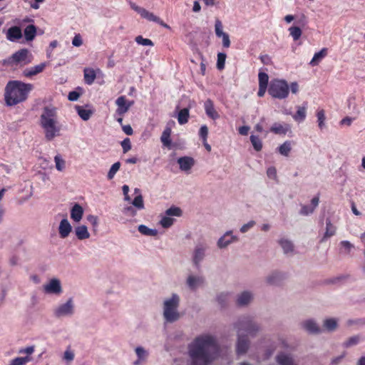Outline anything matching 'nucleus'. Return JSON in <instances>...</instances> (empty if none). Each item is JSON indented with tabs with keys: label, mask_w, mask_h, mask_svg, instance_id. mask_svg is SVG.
I'll use <instances>...</instances> for the list:
<instances>
[{
	"label": "nucleus",
	"mask_w": 365,
	"mask_h": 365,
	"mask_svg": "<svg viewBox=\"0 0 365 365\" xmlns=\"http://www.w3.org/2000/svg\"><path fill=\"white\" fill-rule=\"evenodd\" d=\"M281 279V274L277 272H274L269 274L266 277V282L270 284H274Z\"/></svg>",
	"instance_id": "nucleus-47"
},
{
	"label": "nucleus",
	"mask_w": 365,
	"mask_h": 365,
	"mask_svg": "<svg viewBox=\"0 0 365 365\" xmlns=\"http://www.w3.org/2000/svg\"><path fill=\"white\" fill-rule=\"evenodd\" d=\"M73 230L75 235L78 240H85L89 239L91 237L88 229L85 225L76 226Z\"/></svg>",
	"instance_id": "nucleus-26"
},
{
	"label": "nucleus",
	"mask_w": 365,
	"mask_h": 365,
	"mask_svg": "<svg viewBox=\"0 0 365 365\" xmlns=\"http://www.w3.org/2000/svg\"><path fill=\"white\" fill-rule=\"evenodd\" d=\"M134 352L136 359L133 361V365H145L149 358V351L143 346L138 345L135 347Z\"/></svg>",
	"instance_id": "nucleus-13"
},
{
	"label": "nucleus",
	"mask_w": 365,
	"mask_h": 365,
	"mask_svg": "<svg viewBox=\"0 0 365 365\" xmlns=\"http://www.w3.org/2000/svg\"><path fill=\"white\" fill-rule=\"evenodd\" d=\"M317 123L318 126L320 129H323L325 127V111L323 109L318 110L317 111Z\"/></svg>",
	"instance_id": "nucleus-46"
},
{
	"label": "nucleus",
	"mask_w": 365,
	"mask_h": 365,
	"mask_svg": "<svg viewBox=\"0 0 365 365\" xmlns=\"http://www.w3.org/2000/svg\"><path fill=\"white\" fill-rule=\"evenodd\" d=\"M72 44L74 46L78 47L83 44V41L80 34H76L72 40Z\"/></svg>",
	"instance_id": "nucleus-62"
},
{
	"label": "nucleus",
	"mask_w": 365,
	"mask_h": 365,
	"mask_svg": "<svg viewBox=\"0 0 365 365\" xmlns=\"http://www.w3.org/2000/svg\"><path fill=\"white\" fill-rule=\"evenodd\" d=\"M206 247L198 245L192 253V262L195 266H198L205 257Z\"/></svg>",
	"instance_id": "nucleus-20"
},
{
	"label": "nucleus",
	"mask_w": 365,
	"mask_h": 365,
	"mask_svg": "<svg viewBox=\"0 0 365 365\" xmlns=\"http://www.w3.org/2000/svg\"><path fill=\"white\" fill-rule=\"evenodd\" d=\"M314 210L313 207H311V205H302L300 214L303 215H309L312 213H313Z\"/></svg>",
	"instance_id": "nucleus-60"
},
{
	"label": "nucleus",
	"mask_w": 365,
	"mask_h": 365,
	"mask_svg": "<svg viewBox=\"0 0 365 365\" xmlns=\"http://www.w3.org/2000/svg\"><path fill=\"white\" fill-rule=\"evenodd\" d=\"M290 130V125L285 123H274L269 128L271 133L283 135H285Z\"/></svg>",
	"instance_id": "nucleus-21"
},
{
	"label": "nucleus",
	"mask_w": 365,
	"mask_h": 365,
	"mask_svg": "<svg viewBox=\"0 0 365 365\" xmlns=\"http://www.w3.org/2000/svg\"><path fill=\"white\" fill-rule=\"evenodd\" d=\"M336 233V227L333 225L329 220L327 221L326 232L324 233V239L329 238Z\"/></svg>",
	"instance_id": "nucleus-48"
},
{
	"label": "nucleus",
	"mask_w": 365,
	"mask_h": 365,
	"mask_svg": "<svg viewBox=\"0 0 365 365\" xmlns=\"http://www.w3.org/2000/svg\"><path fill=\"white\" fill-rule=\"evenodd\" d=\"M54 161L56 163V168L58 171H63L66 167L65 160L61 157L59 155H56L54 158Z\"/></svg>",
	"instance_id": "nucleus-51"
},
{
	"label": "nucleus",
	"mask_w": 365,
	"mask_h": 365,
	"mask_svg": "<svg viewBox=\"0 0 365 365\" xmlns=\"http://www.w3.org/2000/svg\"><path fill=\"white\" fill-rule=\"evenodd\" d=\"M87 220L88 222L94 227L98 226V218L97 216L90 215L87 217Z\"/></svg>",
	"instance_id": "nucleus-64"
},
{
	"label": "nucleus",
	"mask_w": 365,
	"mask_h": 365,
	"mask_svg": "<svg viewBox=\"0 0 365 365\" xmlns=\"http://www.w3.org/2000/svg\"><path fill=\"white\" fill-rule=\"evenodd\" d=\"M43 292L47 295L61 296L63 292L61 281L56 277L49 279L42 286Z\"/></svg>",
	"instance_id": "nucleus-8"
},
{
	"label": "nucleus",
	"mask_w": 365,
	"mask_h": 365,
	"mask_svg": "<svg viewBox=\"0 0 365 365\" xmlns=\"http://www.w3.org/2000/svg\"><path fill=\"white\" fill-rule=\"evenodd\" d=\"M134 192H135V194L136 195V196L133 199L132 204L137 209L143 210L144 208V202H143V196L140 193V190L138 188H135Z\"/></svg>",
	"instance_id": "nucleus-36"
},
{
	"label": "nucleus",
	"mask_w": 365,
	"mask_h": 365,
	"mask_svg": "<svg viewBox=\"0 0 365 365\" xmlns=\"http://www.w3.org/2000/svg\"><path fill=\"white\" fill-rule=\"evenodd\" d=\"M301 327L311 334H317L322 332V329L313 319L304 320L300 324Z\"/></svg>",
	"instance_id": "nucleus-16"
},
{
	"label": "nucleus",
	"mask_w": 365,
	"mask_h": 365,
	"mask_svg": "<svg viewBox=\"0 0 365 365\" xmlns=\"http://www.w3.org/2000/svg\"><path fill=\"white\" fill-rule=\"evenodd\" d=\"M269 94L274 98L284 99L289 96V85L285 80H272L268 88Z\"/></svg>",
	"instance_id": "nucleus-6"
},
{
	"label": "nucleus",
	"mask_w": 365,
	"mask_h": 365,
	"mask_svg": "<svg viewBox=\"0 0 365 365\" xmlns=\"http://www.w3.org/2000/svg\"><path fill=\"white\" fill-rule=\"evenodd\" d=\"M135 42L142 46H153V43L151 40L148 38H145L142 36H138L135 38Z\"/></svg>",
	"instance_id": "nucleus-53"
},
{
	"label": "nucleus",
	"mask_w": 365,
	"mask_h": 365,
	"mask_svg": "<svg viewBox=\"0 0 365 365\" xmlns=\"http://www.w3.org/2000/svg\"><path fill=\"white\" fill-rule=\"evenodd\" d=\"M180 297L177 293H173L165 297L163 302V317L165 322L173 323L180 319L181 315L179 312Z\"/></svg>",
	"instance_id": "nucleus-4"
},
{
	"label": "nucleus",
	"mask_w": 365,
	"mask_h": 365,
	"mask_svg": "<svg viewBox=\"0 0 365 365\" xmlns=\"http://www.w3.org/2000/svg\"><path fill=\"white\" fill-rule=\"evenodd\" d=\"M254 299V294L252 291L245 290L240 292L236 299V303L238 306L245 307L250 304Z\"/></svg>",
	"instance_id": "nucleus-18"
},
{
	"label": "nucleus",
	"mask_w": 365,
	"mask_h": 365,
	"mask_svg": "<svg viewBox=\"0 0 365 365\" xmlns=\"http://www.w3.org/2000/svg\"><path fill=\"white\" fill-rule=\"evenodd\" d=\"M189 118V110L187 108H183L180 110L178 115V121L179 124L183 125L188 121Z\"/></svg>",
	"instance_id": "nucleus-43"
},
{
	"label": "nucleus",
	"mask_w": 365,
	"mask_h": 365,
	"mask_svg": "<svg viewBox=\"0 0 365 365\" xmlns=\"http://www.w3.org/2000/svg\"><path fill=\"white\" fill-rule=\"evenodd\" d=\"M6 36L9 41L16 42L22 38V31L19 26H11L7 30Z\"/></svg>",
	"instance_id": "nucleus-24"
},
{
	"label": "nucleus",
	"mask_w": 365,
	"mask_h": 365,
	"mask_svg": "<svg viewBox=\"0 0 365 365\" xmlns=\"http://www.w3.org/2000/svg\"><path fill=\"white\" fill-rule=\"evenodd\" d=\"M133 103V101H127L125 97L123 96L118 97L115 101V104L117 106L116 113L120 116L123 115L128 111Z\"/></svg>",
	"instance_id": "nucleus-15"
},
{
	"label": "nucleus",
	"mask_w": 365,
	"mask_h": 365,
	"mask_svg": "<svg viewBox=\"0 0 365 365\" xmlns=\"http://www.w3.org/2000/svg\"><path fill=\"white\" fill-rule=\"evenodd\" d=\"M215 33L217 37L222 38V46L227 48L230 46L231 42L230 36L223 31V25L219 19L215 21Z\"/></svg>",
	"instance_id": "nucleus-11"
},
{
	"label": "nucleus",
	"mask_w": 365,
	"mask_h": 365,
	"mask_svg": "<svg viewBox=\"0 0 365 365\" xmlns=\"http://www.w3.org/2000/svg\"><path fill=\"white\" fill-rule=\"evenodd\" d=\"M237 331V352L238 354H244L246 353L249 348V341L245 336L243 335V332Z\"/></svg>",
	"instance_id": "nucleus-19"
},
{
	"label": "nucleus",
	"mask_w": 365,
	"mask_h": 365,
	"mask_svg": "<svg viewBox=\"0 0 365 365\" xmlns=\"http://www.w3.org/2000/svg\"><path fill=\"white\" fill-rule=\"evenodd\" d=\"M327 55V49L322 48L320 51L316 53L312 59L310 61V65L312 66H317L319 62L326 56Z\"/></svg>",
	"instance_id": "nucleus-41"
},
{
	"label": "nucleus",
	"mask_w": 365,
	"mask_h": 365,
	"mask_svg": "<svg viewBox=\"0 0 365 365\" xmlns=\"http://www.w3.org/2000/svg\"><path fill=\"white\" fill-rule=\"evenodd\" d=\"M98 73H101V70L99 68H97L96 70L91 68H84L83 74L85 82L88 85H91L94 82L96 75Z\"/></svg>",
	"instance_id": "nucleus-28"
},
{
	"label": "nucleus",
	"mask_w": 365,
	"mask_h": 365,
	"mask_svg": "<svg viewBox=\"0 0 365 365\" xmlns=\"http://www.w3.org/2000/svg\"><path fill=\"white\" fill-rule=\"evenodd\" d=\"M200 136L202 138L203 141L206 142L208 135V128L207 125H202L199 131Z\"/></svg>",
	"instance_id": "nucleus-59"
},
{
	"label": "nucleus",
	"mask_w": 365,
	"mask_h": 365,
	"mask_svg": "<svg viewBox=\"0 0 365 365\" xmlns=\"http://www.w3.org/2000/svg\"><path fill=\"white\" fill-rule=\"evenodd\" d=\"M187 349L191 365H209L217 355L216 339L210 334H201L194 339Z\"/></svg>",
	"instance_id": "nucleus-1"
},
{
	"label": "nucleus",
	"mask_w": 365,
	"mask_h": 365,
	"mask_svg": "<svg viewBox=\"0 0 365 365\" xmlns=\"http://www.w3.org/2000/svg\"><path fill=\"white\" fill-rule=\"evenodd\" d=\"M76 110L78 115L83 120H88L93 113V110L92 109L87 108V107L84 108L81 106H76Z\"/></svg>",
	"instance_id": "nucleus-33"
},
{
	"label": "nucleus",
	"mask_w": 365,
	"mask_h": 365,
	"mask_svg": "<svg viewBox=\"0 0 365 365\" xmlns=\"http://www.w3.org/2000/svg\"><path fill=\"white\" fill-rule=\"evenodd\" d=\"M361 341L360 335H354L348 338L344 343L343 346L345 348H349L359 344Z\"/></svg>",
	"instance_id": "nucleus-40"
},
{
	"label": "nucleus",
	"mask_w": 365,
	"mask_h": 365,
	"mask_svg": "<svg viewBox=\"0 0 365 365\" xmlns=\"http://www.w3.org/2000/svg\"><path fill=\"white\" fill-rule=\"evenodd\" d=\"M178 163L182 171L188 173L195 165V160L191 157H181L178 159Z\"/></svg>",
	"instance_id": "nucleus-23"
},
{
	"label": "nucleus",
	"mask_w": 365,
	"mask_h": 365,
	"mask_svg": "<svg viewBox=\"0 0 365 365\" xmlns=\"http://www.w3.org/2000/svg\"><path fill=\"white\" fill-rule=\"evenodd\" d=\"M34 346H27L24 349H21L19 350V353L20 354H27V356H29V355L32 354L34 352Z\"/></svg>",
	"instance_id": "nucleus-63"
},
{
	"label": "nucleus",
	"mask_w": 365,
	"mask_h": 365,
	"mask_svg": "<svg viewBox=\"0 0 365 365\" xmlns=\"http://www.w3.org/2000/svg\"><path fill=\"white\" fill-rule=\"evenodd\" d=\"M267 175L269 179L276 180L277 178V170L274 167H269L267 170Z\"/></svg>",
	"instance_id": "nucleus-57"
},
{
	"label": "nucleus",
	"mask_w": 365,
	"mask_h": 365,
	"mask_svg": "<svg viewBox=\"0 0 365 365\" xmlns=\"http://www.w3.org/2000/svg\"><path fill=\"white\" fill-rule=\"evenodd\" d=\"M347 325L349 327L357 326L361 327L365 325V318H358L354 319H349L347 321Z\"/></svg>",
	"instance_id": "nucleus-54"
},
{
	"label": "nucleus",
	"mask_w": 365,
	"mask_h": 365,
	"mask_svg": "<svg viewBox=\"0 0 365 365\" xmlns=\"http://www.w3.org/2000/svg\"><path fill=\"white\" fill-rule=\"evenodd\" d=\"M120 168V162H116L114 164H113L108 173V175H107L108 179L112 180L114 178L116 173L119 170Z\"/></svg>",
	"instance_id": "nucleus-50"
},
{
	"label": "nucleus",
	"mask_w": 365,
	"mask_h": 365,
	"mask_svg": "<svg viewBox=\"0 0 365 365\" xmlns=\"http://www.w3.org/2000/svg\"><path fill=\"white\" fill-rule=\"evenodd\" d=\"M288 31L294 41L299 40L302 34V31L299 26H291L289 28Z\"/></svg>",
	"instance_id": "nucleus-45"
},
{
	"label": "nucleus",
	"mask_w": 365,
	"mask_h": 365,
	"mask_svg": "<svg viewBox=\"0 0 365 365\" xmlns=\"http://www.w3.org/2000/svg\"><path fill=\"white\" fill-rule=\"evenodd\" d=\"M171 128L169 127H166L163 130L160 140L163 145L165 147H169L171 145Z\"/></svg>",
	"instance_id": "nucleus-38"
},
{
	"label": "nucleus",
	"mask_w": 365,
	"mask_h": 365,
	"mask_svg": "<svg viewBox=\"0 0 365 365\" xmlns=\"http://www.w3.org/2000/svg\"><path fill=\"white\" fill-rule=\"evenodd\" d=\"M140 16L150 21L155 22L165 28H169L168 25L165 24L158 16H155L153 13L150 12L145 9H144Z\"/></svg>",
	"instance_id": "nucleus-30"
},
{
	"label": "nucleus",
	"mask_w": 365,
	"mask_h": 365,
	"mask_svg": "<svg viewBox=\"0 0 365 365\" xmlns=\"http://www.w3.org/2000/svg\"><path fill=\"white\" fill-rule=\"evenodd\" d=\"M259 78V86H264L267 87V83L269 81V76L267 73L263 72H259L258 75Z\"/></svg>",
	"instance_id": "nucleus-55"
},
{
	"label": "nucleus",
	"mask_w": 365,
	"mask_h": 365,
	"mask_svg": "<svg viewBox=\"0 0 365 365\" xmlns=\"http://www.w3.org/2000/svg\"><path fill=\"white\" fill-rule=\"evenodd\" d=\"M307 116V104H304L302 106H297V112L295 114L292 115L293 119L298 122L302 123L303 122Z\"/></svg>",
	"instance_id": "nucleus-31"
},
{
	"label": "nucleus",
	"mask_w": 365,
	"mask_h": 365,
	"mask_svg": "<svg viewBox=\"0 0 365 365\" xmlns=\"http://www.w3.org/2000/svg\"><path fill=\"white\" fill-rule=\"evenodd\" d=\"M238 240V237L235 235L232 230H228L218 239L217 246L219 249H225L231 244L237 242Z\"/></svg>",
	"instance_id": "nucleus-12"
},
{
	"label": "nucleus",
	"mask_w": 365,
	"mask_h": 365,
	"mask_svg": "<svg viewBox=\"0 0 365 365\" xmlns=\"http://www.w3.org/2000/svg\"><path fill=\"white\" fill-rule=\"evenodd\" d=\"M121 146H122L123 151L124 153H126L127 152H128L131 149V143H130V139L128 138H125L121 142Z\"/></svg>",
	"instance_id": "nucleus-56"
},
{
	"label": "nucleus",
	"mask_w": 365,
	"mask_h": 365,
	"mask_svg": "<svg viewBox=\"0 0 365 365\" xmlns=\"http://www.w3.org/2000/svg\"><path fill=\"white\" fill-rule=\"evenodd\" d=\"M33 60L31 53L26 48H22L14 53L9 58L12 64L25 66L30 63Z\"/></svg>",
	"instance_id": "nucleus-10"
},
{
	"label": "nucleus",
	"mask_w": 365,
	"mask_h": 365,
	"mask_svg": "<svg viewBox=\"0 0 365 365\" xmlns=\"http://www.w3.org/2000/svg\"><path fill=\"white\" fill-rule=\"evenodd\" d=\"M138 230L140 233L145 236L155 237L158 235V230L155 229H151L144 225H140L138 227Z\"/></svg>",
	"instance_id": "nucleus-39"
},
{
	"label": "nucleus",
	"mask_w": 365,
	"mask_h": 365,
	"mask_svg": "<svg viewBox=\"0 0 365 365\" xmlns=\"http://www.w3.org/2000/svg\"><path fill=\"white\" fill-rule=\"evenodd\" d=\"M73 231V227L66 216L60 221L58 227V236L61 239L69 237Z\"/></svg>",
	"instance_id": "nucleus-14"
},
{
	"label": "nucleus",
	"mask_w": 365,
	"mask_h": 365,
	"mask_svg": "<svg viewBox=\"0 0 365 365\" xmlns=\"http://www.w3.org/2000/svg\"><path fill=\"white\" fill-rule=\"evenodd\" d=\"M293 142L290 140H286L277 148L278 152L283 156H289L292 149Z\"/></svg>",
	"instance_id": "nucleus-35"
},
{
	"label": "nucleus",
	"mask_w": 365,
	"mask_h": 365,
	"mask_svg": "<svg viewBox=\"0 0 365 365\" xmlns=\"http://www.w3.org/2000/svg\"><path fill=\"white\" fill-rule=\"evenodd\" d=\"M46 63H41L33 67L27 68L23 71V74L26 77H31L41 73L46 68Z\"/></svg>",
	"instance_id": "nucleus-29"
},
{
	"label": "nucleus",
	"mask_w": 365,
	"mask_h": 365,
	"mask_svg": "<svg viewBox=\"0 0 365 365\" xmlns=\"http://www.w3.org/2000/svg\"><path fill=\"white\" fill-rule=\"evenodd\" d=\"M84 210L78 203H75L71 209V219L74 222H79L83 216Z\"/></svg>",
	"instance_id": "nucleus-25"
},
{
	"label": "nucleus",
	"mask_w": 365,
	"mask_h": 365,
	"mask_svg": "<svg viewBox=\"0 0 365 365\" xmlns=\"http://www.w3.org/2000/svg\"><path fill=\"white\" fill-rule=\"evenodd\" d=\"M204 108L207 115L212 120H216L220 118V115L215 110L214 103L210 99H207L204 103Z\"/></svg>",
	"instance_id": "nucleus-27"
},
{
	"label": "nucleus",
	"mask_w": 365,
	"mask_h": 365,
	"mask_svg": "<svg viewBox=\"0 0 365 365\" xmlns=\"http://www.w3.org/2000/svg\"><path fill=\"white\" fill-rule=\"evenodd\" d=\"M31 361V357L26 356L24 357H16L11 359L8 365H26Z\"/></svg>",
	"instance_id": "nucleus-42"
},
{
	"label": "nucleus",
	"mask_w": 365,
	"mask_h": 365,
	"mask_svg": "<svg viewBox=\"0 0 365 365\" xmlns=\"http://www.w3.org/2000/svg\"><path fill=\"white\" fill-rule=\"evenodd\" d=\"M53 315L57 319L72 317L76 312V306L73 297L68 298L55 306L53 309Z\"/></svg>",
	"instance_id": "nucleus-5"
},
{
	"label": "nucleus",
	"mask_w": 365,
	"mask_h": 365,
	"mask_svg": "<svg viewBox=\"0 0 365 365\" xmlns=\"http://www.w3.org/2000/svg\"><path fill=\"white\" fill-rule=\"evenodd\" d=\"M236 329L245 331L247 335L254 336L260 330V326L250 317H244L240 318L235 324Z\"/></svg>",
	"instance_id": "nucleus-7"
},
{
	"label": "nucleus",
	"mask_w": 365,
	"mask_h": 365,
	"mask_svg": "<svg viewBox=\"0 0 365 365\" xmlns=\"http://www.w3.org/2000/svg\"><path fill=\"white\" fill-rule=\"evenodd\" d=\"M24 34L27 41H33L36 36V27L33 24L27 26L24 29Z\"/></svg>",
	"instance_id": "nucleus-34"
},
{
	"label": "nucleus",
	"mask_w": 365,
	"mask_h": 365,
	"mask_svg": "<svg viewBox=\"0 0 365 365\" xmlns=\"http://www.w3.org/2000/svg\"><path fill=\"white\" fill-rule=\"evenodd\" d=\"M338 325V322L334 318H329L326 319L323 322V327L325 330L328 331H334Z\"/></svg>",
	"instance_id": "nucleus-37"
},
{
	"label": "nucleus",
	"mask_w": 365,
	"mask_h": 365,
	"mask_svg": "<svg viewBox=\"0 0 365 365\" xmlns=\"http://www.w3.org/2000/svg\"><path fill=\"white\" fill-rule=\"evenodd\" d=\"M278 243L283 250L284 253L291 254L293 252L294 245L289 240L282 237L278 240Z\"/></svg>",
	"instance_id": "nucleus-32"
},
{
	"label": "nucleus",
	"mask_w": 365,
	"mask_h": 365,
	"mask_svg": "<svg viewBox=\"0 0 365 365\" xmlns=\"http://www.w3.org/2000/svg\"><path fill=\"white\" fill-rule=\"evenodd\" d=\"M204 282V277L196 274H190L186 279V284L191 290H196L202 287Z\"/></svg>",
	"instance_id": "nucleus-17"
},
{
	"label": "nucleus",
	"mask_w": 365,
	"mask_h": 365,
	"mask_svg": "<svg viewBox=\"0 0 365 365\" xmlns=\"http://www.w3.org/2000/svg\"><path fill=\"white\" fill-rule=\"evenodd\" d=\"M32 89V84L19 81H9L5 88L6 103L8 106H14L24 101Z\"/></svg>",
	"instance_id": "nucleus-2"
},
{
	"label": "nucleus",
	"mask_w": 365,
	"mask_h": 365,
	"mask_svg": "<svg viewBox=\"0 0 365 365\" xmlns=\"http://www.w3.org/2000/svg\"><path fill=\"white\" fill-rule=\"evenodd\" d=\"M74 357V351L71 349V347H68L63 353V359L66 362H71L73 361Z\"/></svg>",
	"instance_id": "nucleus-52"
},
{
	"label": "nucleus",
	"mask_w": 365,
	"mask_h": 365,
	"mask_svg": "<svg viewBox=\"0 0 365 365\" xmlns=\"http://www.w3.org/2000/svg\"><path fill=\"white\" fill-rule=\"evenodd\" d=\"M250 141L256 151H260L262 149V141L259 136L255 135H250Z\"/></svg>",
	"instance_id": "nucleus-44"
},
{
	"label": "nucleus",
	"mask_w": 365,
	"mask_h": 365,
	"mask_svg": "<svg viewBox=\"0 0 365 365\" xmlns=\"http://www.w3.org/2000/svg\"><path fill=\"white\" fill-rule=\"evenodd\" d=\"M255 225V222L254 220H251V221L248 222L247 223L244 224L240 227V232L242 233H245V232H248L250 230H251Z\"/></svg>",
	"instance_id": "nucleus-58"
},
{
	"label": "nucleus",
	"mask_w": 365,
	"mask_h": 365,
	"mask_svg": "<svg viewBox=\"0 0 365 365\" xmlns=\"http://www.w3.org/2000/svg\"><path fill=\"white\" fill-rule=\"evenodd\" d=\"M276 361L279 365H297L292 355L285 352L279 353Z\"/></svg>",
	"instance_id": "nucleus-22"
},
{
	"label": "nucleus",
	"mask_w": 365,
	"mask_h": 365,
	"mask_svg": "<svg viewBox=\"0 0 365 365\" xmlns=\"http://www.w3.org/2000/svg\"><path fill=\"white\" fill-rule=\"evenodd\" d=\"M341 246L346 252H349L354 247V245L349 241L344 240L341 242Z\"/></svg>",
	"instance_id": "nucleus-61"
},
{
	"label": "nucleus",
	"mask_w": 365,
	"mask_h": 365,
	"mask_svg": "<svg viewBox=\"0 0 365 365\" xmlns=\"http://www.w3.org/2000/svg\"><path fill=\"white\" fill-rule=\"evenodd\" d=\"M40 125L47 140L51 141L60 135L61 127L56 108L46 107L43 109L40 116Z\"/></svg>",
	"instance_id": "nucleus-3"
},
{
	"label": "nucleus",
	"mask_w": 365,
	"mask_h": 365,
	"mask_svg": "<svg viewBox=\"0 0 365 365\" xmlns=\"http://www.w3.org/2000/svg\"><path fill=\"white\" fill-rule=\"evenodd\" d=\"M182 214V212L180 207L172 206L165 211L163 215H162L161 220H160V225L163 228H168L171 227L175 222L173 217H180Z\"/></svg>",
	"instance_id": "nucleus-9"
},
{
	"label": "nucleus",
	"mask_w": 365,
	"mask_h": 365,
	"mask_svg": "<svg viewBox=\"0 0 365 365\" xmlns=\"http://www.w3.org/2000/svg\"><path fill=\"white\" fill-rule=\"evenodd\" d=\"M226 58L227 55L225 53H217V68L218 70L221 71L224 69Z\"/></svg>",
	"instance_id": "nucleus-49"
}]
</instances>
